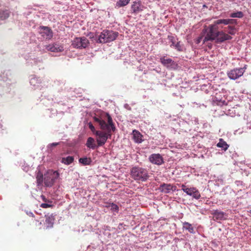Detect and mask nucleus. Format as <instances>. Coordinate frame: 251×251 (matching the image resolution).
<instances>
[{
  "label": "nucleus",
  "instance_id": "nucleus-1",
  "mask_svg": "<svg viewBox=\"0 0 251 251\" xmlns=\"http://www.w3.org/2000/svg\"><path fill=\"white\" fill-rule=\"evenodd\" d=\"M107 123L101 117H94V121L100 126V130H96L93 124L89 122L88 124L91 131L96 136V140L98 146H102L105 144L107 140L111 137V131H114L116 127L113 123L112 119L109 114H106Z\"/></svg>",
  "mask_w": 251,
  "mask_h": 251
},
{
  "label": "nucleus",
  "instance_id": "nucleus-33",
  "mask_svg": "<svg viewBox=\"0 0 251 251\" xmlns=\"http://www.w3.org/2000/svg\"><path fill=\"white\" fill-rule=\"evenodd\" d=\"M174 44V43L173 42H172V44L171 45V46H172V45H173Z\"/></svg>",
  "mask_w": 251,
  "mask_h": 251
},
{
  "label": "nucleus",
  "instance_id": "nucleus-30",
  "mask_svg": "<svg viewBox=\"0 0 251 251\" xmlns=\"http://www.w3.org/2000/svg\"><path fill=\"white\" fill-rule=\"evenodd\" d=\"M41 198L42 199L43 201H44L46 203L48 202V203H52V202L51 201L47 199L44 195H41Z\"/></svg>",
  "mask_w": 251,
  "mask_h": 251
},
{
  "label": "nucleus",
  "instance_id": "nucleus-25",
  "mask_svg": "<svg viewBox=\"0 0 251 251\" xmlns=\"http://www.w3.org/2000/svg\"><path fill=\"white\" fill-rule=\"evenodd\" d=\"M244 16V14L241 11H238L237 12H233L230 14V17L231 18H242Z\"/></svg>",
  "mask_w": 251,
  "mask_h": 251
},
{
  "label": "nucleus",
  "instance_id": "nucleus-18",
  "mask_svg": "<svg viewBox=\"0 0 251 251\" xmlns=\"http://www.w3.org/2000/svg\"><path fill=\"white\" fill-rule=\"evenodd\" d=\"M183 229L188 230L191 233H194V228L192 225L188 222L183 223Z\"/></svg>",
  "mask_w": 251,
  "mask_h": 251
},
{
  "label": "nucleus",
  "instance_id": "nucleus-26",
  "mask_svg": "<svg viewBox=\"0 0 251 251\" xmlns=\"http://www.w3.org/2000/svg\"><path fill=\"white\" fill-rule=\"evenodd\" d=\"M107 207H110L111 210L112 212H115L116 213L118 212L119 211V207L118 206L114 203H110L109 204V205L107 206Z\"/></svg>",
  "mask_w": 251,
  "mask_h": 251
},
{
  "label": "nucleus",
  "instance_id": "nucleus-28",
  "mask_svg": "<svg viewBox=\"0 0 251 251\" xmlns=\"http://www.w3.org/2000/svg\"><path fill=\"white\" fill-rule=\"evenodd\" d=\"M226 28L228 29L227 32L231 35H234L235 33V28L233 26H228Z\"/></svg>",
  "mask_w": 251,
  "mask_h": 251
},
{
  "label": "nucleus",
  "instance_id": "nucleus-7",
  "mask_svg": "<svg viewBox=\"0 0 251 251\" xmlns=\"http://www.w3.org/2000/svg\"><path fill=\"white\" fill-rule=\"evenodd\" d=\"M182 190L187 195L192 196L193 198L198 200L201 197V194L198 190L195 187L188 188L185 185L181 186Z\"/></svg>",
  "mask_w": 251,
  "mask_h": 251
},
{
  "label": "nucleus",
  "instance_id": "nucleus-20",
  "mask_svg": "<svg viewBox=\"0 0 251 251\" xmlns=\"http://www.w3.org/2000/svg\"><path fill=\"white\" fill-rule=\"evenodd\" d=\"M130 0H119L116 3L115 8H118L127 5Z\"/></svg>",
  "mask_w": 251,
  "mask_h": 251
},
{
  "label": "nucleus",
  "instance_id": "nucleus-12",
  "mask_svg": "<svg viewBox=\"0 0 251 251\" xmlns=\"http://www.w3.org/2000/svg\"><path fill=\"white\" fill-rule=\"evenodd\" d=\"M46 49L51 52H58L63 50V47L57 44H52L47 45Z\"/></svg>",
  "mask_w": 251,
  "mask_h": 251
},
{
  "label": "nucleus",
  "instance_id": "nucleus-8",
  "mask_svg": "<svg viewBox=\"0 0 251 251\" xmlns=\"http://www.w3.org/2000/svg\"><path fill=\"white\" fill-rule=\"evenodd\" d=\"M245 71L242 68H236L229 71L227 73V76L230 79L235 80L241 76Z\"/></svg>",
  "mask_w": 251,
  "mask_h": 251
},
{
  "label": "nucleus",
  "instance_id": "nucleus-16",
  "mask_svg": "<svg viewBox=\"0 0 251 251\" xmlns=\"http://www.w3.org/2000/svg\"><path fill=\"white\" fill-rule=\"evenodd\" d=\"M131 9L134 13H138L143 10L142 5L140 2H134L131 5Z\"/></svg>",
  "mask_w": 251,
  "mask_h": 251
},
{
  "label": "nucleus",
  "instance_id": "nucleus-9",
  "mask_svg": "<svg viewBox=\"0 0 251 251\" xmlns=\"http://www.w3.org/2000/svg\"><path fill=\"white\" fill-rule=\"evenodd\" d=\"M149 159L151 163L157 165H160L164 163L163 158L159 153L152 154L149 156Z\"/></svg>",
  "mask_w": 251,
  "mask_h": 251
},
{
  "label": "nucleus",
  "instance_id": "nucleus-11",
  "mask_svg": "<svg viewBox=\"0 0 251 251\" xmlns=\"http://www.w3.org/2000/svg\"><path fill=\"white\" fill-rule=\"evenodd\" d=\"M160 190L161 192L165 193H169L171 191H175L176 190V187L171 184L163 183L160 186Z\"/></svg>",
  "mask_w": 251,
  "mask_h": 251
},
{
  "label": "nucleus",
  "instance_id": "nucleus-22",
  "mask_svg": "<svg viewBox=\"0 0 251 251\" xmlns=\"http://www.w3.org/2000/svg\"><path fill=\"white\" fill-rule=\"evenodd\" d=\"M78 161L79 162L82 164L83 165H89L91 164L92 162L91 158H88L86 157L83 158H80Z\"/></svg>",
  "mask_w": 251,
  "mask_h": 251
},
{
  "label": "nucleus",
  "instance_id": "nucleus-17",
  "mask_svg": "<svg viewBox=\"0 0 251 251\" xmlns=\"http://www.w3.org/2000/svg\"><path fill=\"white\" fill-rule=\"evenodd\" d=\"M86 145L88 148L93 150L95 149L96 148V145L95 143V140L92 137H89L87 139Z\"/></svg>",
  "mask_w": 251,
  "mask_h": 251
},
{
  "label": "nucleus",
  "instance_id": "nucleus-4",
  "mask_svg": "<svg viewBox=\"0 0 251 251\" xmlns=\"http://www.w3.org/2000/svg\"><path fill=\"white\" fill-rule=\"evenodd\" d=\"M118 34V32L112 30H103L99 35L98 41L100 43L110 42L115 40Z\"/></svg>",
  "mask_w": 251,
  "mask_h": 251
},
{
  "label": "nucleus",
  "instance_id": "nucleus-23",
  "mask_svg": "<svg viewBox=\"0 0 251 251\" xmlns=\"http://www.w3.org/2000/svg\"><path fill=\"white\" fill-rule=\"evenodd\" d=\"M36 180L37 183L38 185H40L42 184L43 182V180H44V178L43 177V175L42 173L39 171L36 175Z\"/></svg>",
  "mask_w": 251,
  "mask_h": 251
},
{
  "label": "nucleus",
  "instance_id": "nucleus-15",
  "mask_svg": "<svg viewBox=\"0 0 251 251\" xmlns=\"http://www.w3.org/2000/svg\"><path fill=\"white\" fill-rule=\"evenodd\" d=\"M133 138L134 141L138 143H140L142 142V135L137 130H133L132 131Z\"/></svg>",
  "mask_w": 251,
  "mask_h": 251
},
{
  "label": "nucleus",
  "instance_id": "nucleus-14",
  "mask_svg": "<svg viewBox=\"0 0 251 251\" xmlns=\"http://www.w3.org/2000/svg\"><path fill=\"white\" fill-rule=\"evenodd\" d=\"M160 61L167 68H169L175 64L174 61L171 58H167L165 56L161 57L160 58Z\"/></svg>",
  "mask_w": 251,
  "mask_h": 251
},
{
  "label": "nucleus",
  "instance_id": "nucleus-19",
  "mask_svg": "<svg viewBox=\"0 0 251 251\" xmlns=\"http://www.w3.org/2000/svg\"><path fill=\"white\" fill-rule=\"evenodd\" d=\"M74 157L71 156H68L66 157H63L61 159V162L66 165H70L73 162Z\"/></svg>",
  "mask_w": 251,
  "mask_h": 251
},
{
  "label": "nucleus",
  "instance_id": "nucleus-2",
  "mask_svg": "<svg viewBox=\"0 0 251 251\" xmlns=\"http://www.w3.org/2000/svg\"><path fill=\"white\" fill-rule=\"evenodd\" d=\"M232 19H219L213 22L212 24L208 25L205 28V36L203 39V42L208 41H215L217 43H221L226 40L232 39V37L226 33L224 31H219V29L223 28L221 24L227 25L232 23Z\"/></svg>",
  "mask_w": 251,
  "mask_h": 251
},
{
  "label": "nucleus",
  "instance_id": "nucleus-27",
  "mask_svg": "<svg viewBox=\"0 0 251 251\" xmlns=\"http://www.w3.org/2000/svg\"><path fill=\"white\" fill-rule=\"evenodd\" d=\"M9 17V13L7 10L0 12V19L1 20H4Z\"/></svg>",
  "mask_w": 251,
  "mask_h": 251
},
{
  "label": "nucleus",
  "instance_id": "nucleus-13",
  "mask_svg": "<svg viewBox=\"0 0 251 251\" xmlns=\"http://www.w3.org/2000/svg\"><path fill=\"white\" fill-rule=\"evenodd\" d=\"M211 214L214 216L213 218L215 220H223L226 219L225 216L226 214L219 210H213Z\"/></svg>",
  "mask_w": 251,
  "mask_h": 251
},
{
  "label": "nucleus",
  "instance_id": "nucleus-31",
  "mask_svg": "<svg viewBox=\"0 0 251 251\" xmlns=\"http://www.w3.org/2000/svg\"><path fill=\"white\" fill-rule=\"evenodd\" d=\"M58 144H59L58 143H52L50 144V146L51 147H55V146H57Z\"/></svg>",
  "mask_w": 251,
  "mask_h": 251
},
{
  "label": "nucleus",
  "instance_id": "nucleus-32",
  "mask_svg": "<svg viewBox=\"0 0 251 251\" xmlns=\"http://www.w3.org/2000/svg\"><path fill=\"white\" fill-rule=\"evenodd\" d=\"M178 43H177V44L176 45V48H178Z\"/></svg>",
  "mask_w": 251,
  "mask_h": 251
},
{
  "label": "nucleus",
  "instance_id": "nucleus-6",
  "mask_svg": "<svg viewBox=\"0 0 251 251\" xmlns=\"http://www.w3.org/2000/svg\"><path fill=\"white\" fill-rule=\"evenodd\" d=\"M89 44V40L86 37H76L73 41L72 46L77 49H84L88 46Z\"/></svg>",
  "mask_w": 251,
  "mask_h": 251
},
{
  "label": "nucleus",
  "instance_id": "nucleus-10",
  "mask_svg": "<svg viewBox=\"0 0 251 251\" xmlns=\"http://www.w3.org/2000/svg\"><path fill=\"white\" fill-rule=\"evenodd\" d=\"M40 34L46 39H50L53 36V33L51 29L47 26L40 27Z\"/></svg>",
  "mask_w": 251,
  "mask_h": 251
},
{
  "label": "nucleus",
  "instance_id": "nucleus-24",
  "mask_svg": "<svg viewBox=\"0 0 251 251\" xmlns=\"http://www.w3.org/2000/svg\"><path fill=\"white\" fill-rule=\"evenodd\" d=\"M54 219L52 217L48 216L46 218L45 224L47 225V228H50L53 226Z\"/></svg>",
  "mask_w": 251,
  "mask_h": 251
},
{
  "label": "nucleus",
  "instance_id": "nucleus-5",
  "mask_svg": "<svg viewBox=\"0 0 251 251\" xmlns=\"http://www.w3.org/2000/svg\"><path fill=\"white\" fill-rule=\"evenodd\" d=\"M59 173L57 171L49 170L45 175L44 183L47 187H51L55 181L59 177Z\"/></svg>",
  "mask_w": 251,
  "mask_h": 251
},
{
  "label": "nucleus",
  "instance_id": "nucleus-29",
  "mask_svg": "<svg viewBox=\"0 0 251 251\" xmlns=\"http://www.w3.org/2000/svg\"><path fill=\"white\" fill-rule=\"evenodd\" d=\"M52 206H53V205L52 204V203H48H48H43L40 205V207L43 208H48L52 207Z\"/></svg>",
  "mask_w": 251,
  "mask_h": 251
},
{
  "label": "nucleus",
  "instance_id": "nucleus-3",
  "mask_svg": "<svg viewBox=\"0 0 251 251\" xmlns=\"http://www.w3.org/2000/svg\"><path fill=\"white\" fill-rule=\"evenodd\" d=\"M130 175L134 180L141 181L147 180L149 176L147 170L139 167H133L131 169Z\"/></svg>",
  "mask_w": 251,
  "mask_h": 251
},
{
  "label": "nucleus",
  "instance_id": "nucleus-21",
  "mask_svg": "<svg viewBox=\"0 0 251 251\" xmlns=\"http://www.w3.org/2000/svg\"><path fill=\"white\" fill-rule=\"evenodd\" d=\"M217 146L219 148H223L224 151H226L229 147L228 145L223 139H220L219 142L217 144Z\"/></svg>",
  "mask_w": 251,
  "mask_h": 251
}]
</instances>
